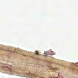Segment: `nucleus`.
I'll return each instance as SVG.
<instances>
[{
  "label": "nucleus",
  "instance_id": "9",
  "mask_svg": "<svg viewBox=\"0 0 78 78\" xmlns=\"http://www.w3.org/2000/svg\"><path fill=\"white\" fill-rule=\"evenodd\" d=\"M12 72L13 73L14 72V71H13Z\"/></svg>",
  "mask_w": 78,
  "mask_h": 78
},
{
  "label": "nucleus",
  "instance_id": "2",
  "mask_svg": "<svg viewBox=\"0 0 78 78\" xmlns=\"http://www.w3.org/2000/svg\"><path fill=\"white\" fill-rule=\"evenodd\" d=\"M53 52L52 51H48L47 53H46L47 55H53Z\"/></svg>",
  "mask_w": 78,
  "mask_h": 78
},
{
  "label": "nucleus",
  "instance_id": "7",
  "mask_svg": "<svg viewBox=\"0 0 78 78\" xmlns=\"http://www.w3.org/2000/svg\"><path fill=\"white\" fill-rule=\"evenodd\" d=\"M0 50H3V49H2V48H0Z\"/></svg>",
  "mask_w": 78,
  "mask_h": 78
},
{
  "label": "nucleus",
  "instance_id": "6",
  "mask_svg": "<svg viewBox=\"0 0 78 78\" xmlns=\"http://www.w3.org/2000/svg\"><path fill=\"white\" fill-rule=\"evenodd\" d=\"M58 68H55V70H58Z\"/></svg>",
  "mask_w": 78,
  "mask_h": 78
},
{
  "label": "nucleus",
  "instance_id": "8",
  "mask_svg": "<svg viewBox=\"0 0 78 78\" xmlns=\"http://www.w3.org/2000/svg\"><path fill=\"white\" fill-rule=\"evenodd\" d=\"M44 56H47V55H44Z\"/></svg>",
  "mask_w": 78,
  "mask_h": 78
},
{
  "label": "nucleus",
  "instance_id": "3",
  "mask_svg": "<svg viewBox=\"0 0 78 78\" xmlns=\"http://www.w3.org/2000/svg\"><path fill=\"white\" fill-rule=\"evenodd\" d=\"M51 70L52 71V70H53L54 71V70H55V69L54 68H52L51 69Z\"/></svg>",
  "mask_w": 78,
  "mask_h": 78
},
{
  "label": "nucleus",
  "instance_id": "5",
  "mask_svg": "<svg viewBox=\"0 0 78 78\" xmlns=\"http://www.w3.org/2000/svg\"><path fill=\"white\" fill-rule=\"evenodd\" d=\"M8 69H9V70L11 72V71H12V70H11V69L10 68H8Z\"/></svg>",
  "mask_w": 78,
  "mask_h": 78
},
{
  "label": "nucleus",
  "instance_id": "4",
  "mask_svg": "<svg viewBox=\"0 0 78 78\" xmlns=\"http://www.w3.org/2000/svg\"><path fill=\"white\" fill-rule=\"evenodd\" d=\"M36 53H35L36 55H38L39 54L37 52V51H36Z\"/></svg>",
  "mask_w": 78,
  "mask_h": 78
},
{
  "label": "nucleus",
  "instance_id": "1",
  "mask_svg": "<svg viewBox=\"0 0 78 78\" xmlns=\"http://www.w3.org/2000/svg\"><path fill=\"white\" fill-rule=\"evenodd\" d=\"M27 75V76H30V77H31V78H34L35 77H36V76H35V75L31 74V73H26V74H25V75Z\"/></svg>",
  "mask_w": 78,
  "mask_h": 78
}]
</instances>
